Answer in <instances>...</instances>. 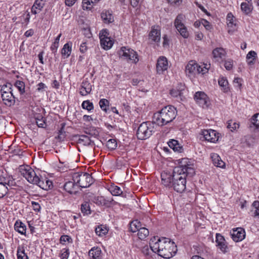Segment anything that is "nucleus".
I'll list each match as a JSON object with an SVG mask.
<instances>
[{
  "instance_id": "obj_1",
  "label": "nucleus",
  "mask_w": 259,
  "mask_h": 259,
  "mask_svg": "<svg viewBox=\"0 0 259 259\" xmlns=\"http://www.w3.org/2000/svg\"><path fill=\"white\" fill-rule=\"evenodd\" d=\"M188 159H182L181 164L175 167L172 172L164 171L161 174L162 184L166 187H173L178 192L182 193L186 189V177H191L195 170L187 163Z\"/></svg>"
},
{
  "instance_id": "obj_2",
  "label": "nucleus",
  "mask_w": 259,
  "mask_h": 259,
  "mask_svg": "<svg viewBox=\"0 0 259 259\" xmlns=\"http://www.w3.org/2000/svg\"><path fill=\"white\" fill-rule=\"evenodd\" d=\"M177 115V111L174 106H167L154 114L153 122L159 126H163L172 121Z\"/></svg>"
},
{
  "instance_id": "obj_3",
  "label": "nucleus",
  "mask_w": 259,
  "mask_h": 259,
  "mask_svg": "<svg viewBox=\"0 0 259 259\" xmlns=\"http://www.w3.org/2000/svg\"><path fill=\"white\" fill-rule=\"evenodd\" d=\"M72 180L77 184L78 188H87L93 183L91 175L87 172H76L72 176Z\"/></svg>"
},
{
  "instance_id": "obj_4",
  "label": "nucleus",
  "mask_w": 259,
  "mask_h": 259,
  "mask_svg": "<svg viewBox=\"0 0 259 259\" xmlns=\"http://www.w3.org/2000/svg\"><path fill=\"white\" fill-rule=\"evenodd\" d=\"M177 250V246L174 242L165 240L164 244L161 245L159 255L165 258H170L175 255Z\"/></svg>"
},
{
  "instance_id": "obj_5",
  "label": "nucleus",
  "mask_w": 259,
  "mask_h": 259,
  "mask_svg": "<svg viewBox=\"0 0 259 259\" xmlns=\"http://www.w3.org/2000/svg\"><path fill=\"white\" fill-rule=\"evenodd\" d=\"M119 57L127 62L136 64L139 60L138 54L134 50L126 47H122L119 51Z\"/></svg>"
},
{
  "instance_id": "obj_6",
  "label": "nucleus",
  "mask_w": 259,
  "mask_h": 259,
  "mask_svg": "<svg viewBox=\"0 0 259 259\" xmlns=\"http://www.w3.org/2000/svg\"><path fill=\"white\" fill-rule=\"evenodd\" d=\"M153 132V126L148 122L142 123L137 131L138 139L143 140L149 138Z\"/></svg>"
},
{
  "instance_id": "obj_7",
  "label": "nucleus",
  "mask_w": 259,
  "mask_h": 259,
  "mask_svg": "<svg viewBox=\"0 0 259 259\" xmlns=\"http://www.w3.org/2000/svg\"><path fill=\"white\" fill-rule=\"evenodd\" d=\"M21 175H22L28 182L32 184L36 185L39 177L37 176L34 170L31 167L21 168L20 169Z\"/></svg>"
},
{
  "instance_id": "obj_8",
  "label": "nucleus",
  "mask_w": 259,
  "mask_h": 259,
  "mask_svg": "<svg viewBox=\"0 0 259 259\" xmlns=\"http://www.w3.org/2000/svg\"><path fill=\"white\" fill-rule=\"evenodd\" d=\"M109 35L107 30H102L99 34L101 46L106 50L110 49L113 45V41L108 36Z\"/></svg>"
},
{
  "instance_id": "obj_9",
  "label": "nucleus",
  "mask_w": 259,
  "mask_h": 259,
  "mask_svg": "<svg viewBox=\"0 0 259 259\" xmlns=\"http://www.w3.org/2000/svg\"><path fill=\"white\" fill-rule=\"evenodd\" d=\"M201 135L206 141L214 143L219 139V134L213 130H204L201 131Z\"/></svg>"
},
{
  "instance_id": "obj_10",
  "label": "nucleus",
  "mask_w": 259,
  "mask_h": 259,
  "mask_svg": "<svg viewBox=\"0 0 259 259\" xmlns=\"http://www.w3.org/2000/svg\"><path fill=\"white\" fill-rule=\"evenodd\" d=\"M166 239H156V237L152 238L150 242V247L151 250L159 255V251L161 250V245H163Z\"/></svg>"
},
{
  "instance_id": "obj_11",
  "label": "nucleus",
  "mask_w": 259,
  "mask_h": 259,
  "mask_svg": "<svg viewBox=\"0 0 259 259\" xmlns=\"http://www.w3.org/2000/svg\"><path fill=\"white\" fill-rule=\"evenodd\" d=\"M194 98L196 102L202 108L207 107V96L204 92H196Z\"/></svg>"
},
{
  "instance_id": "obj_12",
  "label": "nucleus",
  "mask_w": 259,
  "mask_h": 259,
  "mask_svg": "<svg viewBox=\"0 0 259 259\" xmlns=\"http://www.w3.org/2000/svg\"><path fill=\"white\" fill-rule=\"evenodd\" d=\"M232 239L235 242H239L244 239L245 237V230L242 228H237L233 230L231 233Z\"/></svg>"
},
{
  "instance_id": "obj_13",
  "label": "nucleus",
  "mask_w": 259,
  "mask_h": 259,
  "mask_svg": "<svg viewBox=\"0 0 259 259\" xmlns=\"http://www.w3.org/2000/svg\"><path fill=\"white\" fill-rule=\"evenodd\" d=\"M92 84L87 79L83 80L79 88V94L82 96L88 95L92 91Z\"/></svg>"
},
{
  "instance_id": "obj_14",
  "label": "nucleus",
  "mask_w": 259,
  "mask_h": 259,
  "mask_svg": "<svg viewBox=\"0 0 259 259\" xmlns=\"http://www.w3.org/2000/svg\"><path fill=\"white\" fill-rule=\"evenodd\" d=\"M168 68V62L166 57H160L157 62L156 69L158 73L160 74Z\"/></svg>"
},
{
  "instance_id": "obj_15",
  "label": "nucleus",
  "mask_w": 259,
  "mask_h": 259,
  "mask_svg": "<svg viewBox=\"0 0 259 259\" xmlns=\"http://www.w3.org/2000/svg\"><path fill=\"white\" fill-rule=\"evenodd\" d=\"M216 243L218 248L224 253L227 252L228 249L227 242L224 237L220 234H216Z\"/></svg>"
},
{
  "instance_id": "obj_16",
  "label": "nucleus",
  "mask_w": 259,
  "mask_h": 259,
  "mask_svg": "<svg viewBox=\"0 0 259 259\" xmlns=\"http://www.w3.org/2000/svg\"><path fill=\"white\" fill-rule=\"evenodd\" d=\"M149 38L152 41L158 42L160 40V28L158 26H154L149 34Z\"/></svg>"
},
{
  "instance_id": "obj_17",
  "label": "nucleus",
  "mask_w": 259,
  "mask_h": 259,
  "mask_svg": "<svg viewBox=\"0 0 259 259\" xmlns=\"http://www.w3.org/2000/svg\"><path fill=\"white\" fill-rule=\"evenodd\" d=\"M1 97L4 103L6 105L8 106H11L15 104V97L12 92H9L5 94H2Z\"/></svg>"
},
{
  "instance_id": "obj_18",
  "label": "nucleus",
  "mask_w": 259,
  "mask_h": 259,
  "mask_svg": "<svg viewBox=\"0 0 259 259\" xmlns=\"http://www.w3.org/2000/svg\"><path fill=\"white\" fill-rule=\"evenodd\" d=\"M78 186L73 181H68L64 185V189L69 193H76L78 191Z\"/></svg>"
},
{
  "instance_id": "obj_19",
  "label": "nucleus",
  "mask_w": 259,
  "mask_h": 259,
  "mask_svg": "<svg viewBox=\"0 0 259 259\" xmlns=\"http://www.w3.org/2000/svg\"><path fill=\"white\" fill-rule=\"evenodd\" d=\"M36 185L45 190L50 189L53 187L52 182L47 178L43 179L39 178Z\"/></svg>"
},
{
  "instance_id": "obj_20",
  "label": "nucleus",
  "mask_w": 259,
  "mask_h": 259,
  "mask_svg": "<svg viewBox=\"0 0 259 259\" xmlns=\"http://www.w3.org/2000/svg\"><path fill=\"white\" fill-rule=\"evenodd\" d=\"M211 158L214 166L221 168H224L225 166V163L221 159L220 156L216 153L211 154Z\"/></svg>"
},
{
  "instance_id": "obj_21",
  "label": "nucleus",
  "mask_w": 259,
  "mask_h": 259,
  "mask_svg": "<svg viewBox=\"0 0 259 259\" xmlns=\"http://www.w3.org/2000/svg\"><path fill=\"white\" fill-rule=\"evenodd\" d=\"M168 145L169 147L175 151H177L179 153L183 152L184 149L183 146L177 140L171 139L168 142Z\"/></svg>"
},
{
  "instance_id": "obj_22",
  "label": "nucleus",
  "mask_w": 259,
  "mask_h": 259,
  "mask_svg": "<svg viewBox=\"0 0 259 259\" xmlns=\"http://www.w3.org/2000/svg\"><path fill=\"white\" fill-rule=\"evenodd\" d=\"M212 55L218 61L226 56V52L223 48H217L212 51Z\"/></svg>"
},
{
  "instance_id": "obj_23",
  "label": "nucleus",
  "mask_w": 259,
  "mask_h": 259,
  "mask_svg": "<svg viewBox=\"0 0 259 259\" xmlns=\"http://www.w3.org/2000/svg\"><path fill=\"white\" fill-rule=\"evenodd\" d=\"M197 64L191 61L186 66V73L188 75L195 74L197 71Z\"/></svg>"
},
{
  "instance_id": "obj_24",
  "label": "nucleus",
  "mask_w": 259,
  "mask_h": 259,
  "mask_svg": "<svg viewBox=\"0 0 259 259\" xmlns=\"http://www.w3.org/2000/svg\"><path fill=\"white\" fill-rule=\"evenodd\" d=\"M44 6V3H39L38 2V0H35L31 8V13L35 15L39 13L41 11Z\"/></svg>"
},
{
  "instance_id": "obj_25",
  "label": "nucleus",
  "mask_w": 259,
  "mask_h": 259,
  "mask_svg": "<svg viewBox=\"0 0 259 259\" xmlns=\"http://www.w3.org/2000/svg\"><path fill=\"white\" fill-rule=\"evenodd\" d=\"M78 142L82 143L84 145L93 146L95 145L94 142L88 136L84 135L79 136Z\"/></svg>"
},
{
  "instance_id": "obj_26",
  "label": "nucleus",
  "mask_w": 259,
  "mask_h": 259,
  "mask_svg": "<svg viewBox=\"0 0 259 259\" xmlns=\"http://www.w3.org/2000/svg\"><path fill=\"white\" fill-rule=\"evenodd\" d=\"M100 0H82V7L83 10H91L93 6Z\"/></svg>"
},
{
  "instance_id": "obj_27",
  "label": "nucleus",
  "mask_w": 259,
  "mask_h": 259,
  "mask_svg": "<svg viewBox=\"0 0 259 259\" xmlns=\"http://www.w3.org/2000/svg\"><path fill=\"white\" fill-rule=\"evenodd\" d=\"M101 18L104 22L106 23H110L114 21L113 17L109 11H103L101 13Z\"/></svg>"
},
{
  "instance_id": "obj_28",
  "label": "nucleus",
  "mask_w": 259,
  "mask_h": 259,
  "mask_svg": "<svg viewBox=\"0 0 259 259\" xmlns=\"http://www.w3.org/2000/svg\"><path fill=\"white\" fill-rule=\"evenodd\" d=\"M14 228L15 230L21 234H25L26 227L22 222L16 221Z\"/></svg>"
},
{
  "instance_id": "obj_29",
  "label": "nucleus",
  "mask_w": 259,
  "mask_h": 259,
  "mask_svg": "<svg viewBox=\"0 0 259 259\" xmlns=\"http://www.w3.org/2000/svg\"><path fill=\"white\" fill-rule=\"evenodd\" d=\"M13 181L10 176H8L7 174L5 175H0V184L10 186L12 185Z\"/></svg>"
},
{
  "instance_id": "obj_30",
  "label": "nucleus",
  "mask_w": 259,
  "mask_h": 259,
  "mask_svg": "<svg viewBox=\"0 0 259 259\" xmlns=\"http://www.w3.org/2000/svg\"><path fill=\"white\" fill-rule=\"evenodd\" d=\"M257 54L255 52L251 51L246 55V61L249 65H253L255 63Z\"/></svg>"
},
{
  "instance_id": "obj_31",
  "label": "nucleus",
  "mask_w": 259,
  "mask_h": 259,
  "mask_svg": "<svg viewBox=\"0 0 259 259\" xmlns=\"http://www.w3.org/2000/svg\"><path fill=\"white\" fill-rule=\"evenodd\" d=\"M141 223L138 220H134L132 221L130 226V229L131 232H136L138 231V230L142 227Z\"/></svg>"
},
{
  "instance_id": "obj_32",
  "label": "nucleus",
  "mask_w": 259,
  "mask_h": 259,
  "mask_svg": "<svg viewBox=\"0 0 259 259\" xmlns=\"http://www.w3.org/2000/svg\"><path fill=\"white\" fill-rule=\"evenodd\" d=\"M35 122L37 125L39 127L45 128L46 126V122L45 118L40 114H37L35 116Z\"/></svg>"
},
{
  "instance_id": "obj_33",
  "label": "nucleus",
  "mask_w": 259,
  "mask_h": 259,
  "mask_svg": "<svg viewBox=\"0 0 259 259\" xmlns=\"http://www.w3.org/2000/svg\"><path fill=\"white\" fill-rule=\"evenodd\" d=\"M101 253V250L100 248L93 247L89 251V254L93 259H100L99 257Z\"/></svg>"
},
{
  "instance_id": "obj_34",
  "label": "nucleus",
  "mask_w": 259,
  "mask_h": 259,
  "mask_svg": "<svg viewBox=\"0 0 259 259\" xmlns=\"http://www.w3.org/2000/svg\"><path fill=\"white\" fill-rule=\"evenodd\" d=\"M138 232V236L141 240L146 238L149 234V230L147 228L142 227L140 228Z\"/></svg>"
},
{
  "instance_id": "obj_35",
  "label": "nucleus",
  "mask_w": 259,
  "mask_h": 259,
  "mask_svg": "<svg viewBox=\"0 0 259 259\" xmlns=\"http://www.w3.org/2000/svg\"><path fill=\"white\" fill-rule=\"evenodd\" d=\"M95 232L99 236H103L108 232L106 227L103 225L99 226L96 228Z\"/></svg>"
},
{
  "instance_id": "obj_36",
  "label": "nucleus",
  "mask_w": 259,
  "mask_h": 259,
  "mask_svg": "<svg viewBox=\"0 0 259 259\" xmlns=\"http://www.w3.org/2000/svg\"><path fill=\"white\" fill-rule=\"evenodd\" d=\"M251 207L253 216L259 218V201H254L252 204Z\"/></svg>"
},
{
  "instance_id": "obj_37",
  "label": "nucleus",
  "mask_w": 259,
  "mask_h": 259,
  "mask_svg": "<svg viewBox=\"0 0 259 259\" xmlns=\"http://www.w3.org/2000/svg\"><path fill=\"white\" fill-rule=\"evenodd\" d=\"M71 52V46L69 45V43L65 44L61 50L62 55L63 56H66V57H68L70 56Z\"/></svg>"
},
{
  "instance_id": "obj_38",
  "label": "nucleus",
  "mask_w": 259,
  "mask_h": 259,
  "mask_svg": "<svg viewBox=\"0 0 259 259\" xmlns=\"http://www.w3.org/2000/svg\"><path fill=\"white\" fill-rule=\"evenodd\" d=\"M250 127H251L252 125L255 127L256 128H259V113H256L251 118Z\"/></svg>"
},
{
  "instance_id": "obj_39",
  "label": "nucleus",
  "mask_w": 259,
  "mask_h": 259,
  "mask_svg": "<svg viewBox=\"0 0 259 259\" xmlns=\"http://www.w3.org/2000/svg\"><path fill=\"white\" fill-rule=\"evenodd\" d=\"M110 191L113 195L119 196L122 193V191L120 188L117 186H111Z\"/></svg>"
},
{
  "instance_id": "obj_40",
  "label": "nucleus",
  "mask_w": 259,
  "mask_h": 259,
  "mask_svg": "<svg viewBox=\"0 0 259 259\" xmlns=\"http://www.w3.org/2000/svg\"><path fill=\"white\" fill-rule=\"evenodd\" d=\"M239 127V124L233 120H230L227 122V128L230 129L231 132L236 131Z\"/></svg>"
},
{
  "instance_id": "obj_41",
  "label": "nucleus",
  "mask_w": 259,
  "mask_h": 259,
  "mask_svg": "<svg viewBox=\"0 0 259 259\" xmlns=\"http://www.w3.org/2000/svg\"><path fill=\"white\" fill-rule=\"evenodd\" d=\"M117 146V143L115 139H109L106 143V146L107 148L111 150H113L116 149Z\"/></svg>"
},
{
  "instance_id": "obj_42",
  "label": "nucleus",
  "mask_w": 259,
  "mask_h": 259,
  "mask_svg": "<svg viewBox=\"0 0 259 259\" xmlns=\"http://www.w3.org/2000/svg\"><path fill=\"white\" fill-rule=\"evenodd\" d=\"M109 102L106 99H102L99 101V105L102 110L107 112V107L109 106Z\"/></svg>"
},
{
  "instance_id": "obj_43",
  "label": "nucleus",
  "mask_w": 259,
  "mask_h": 259,
  "mask_svg": "<svg viewBox=\"0 0 259 259\" xmlns=\"http://www.w3.org/2000/svg\"><path fill=\"white\" fill-rule=\"evenodd\" d=\"M184 19V16L182 14H179L177 16L175 20V26L176 28H179L183 26L184 24L182 23Z\"/></svg>"
},
{
  "instance_id": "obj_44",
  "label": "nucleus",
  "mask_w": 259,
  "mask_h": 259,
  "mask_svg": "<svg viewBox=\"0 0 259 259\" xmlns=\"http://www.w3.org/2000/svg\"><path fill=\"white\" fill-rule=\"evenodd\" d=\"M17 255L18 259H28L23 248H18Z\"/></svg>"
},
{
  "instance_id": "obj_45",
  "label": "nucleus",
  "mask_w": 259,
  "mask_h": 259,
  "mask_svg": "<svg viewBox=\"0 0 259 259\" xmlns=\"http://www.w3.org/2000/svg\"><path fill=\"white\" fill-rule=\"evenodd\" d=\"M81 106L83 109H86L89 111L94 109V106L93 103L91 102L89 100H86L83 101Z\"/></svg>"
},
{
  "instance_id": "obj_46",
  "label": "nucleus",
  "mask_w": 259,
  "mask_h": 259,
  "mask_svg": "<svg viewBox=\"0 0 259 259\" xmlns=\"http://www.w3.org/2000/svg\"><path fill=\"white\" fill-rule=\"evenodd\" d=\"M177 30L180 32V34L184 38H188L189 33L187 31L186 27L184 25L182 27L177 28Z\"/></svg>"
},
{
  "instance_id": "obj_47",
  "label": "nucleus",
  "mask_w": 259,
  "mask_h": 259,
  "mask_svg": "<svg viewBox=\"0 0 259 259\" xmlns=\"http://www.w3.org/2000/svg\"><path fill=\"white\" fill-rule=\"evenodd\" d=\"M81 212L84 214L91 213L90 207L88 202H85L81 205Z\"/></svg>"
},
{
  "instance_id": "obj_48",
  "label": "nucleus",
  "mask_w": 259,
  "mask_h": 259,
  "mask_svg": "<svg viewBox=\"0 0 259 259\" xmlns=\"http://www.w3.org/2000/svg\"><path fill=\"white\" fill-rule=\"evenodd\" d=\"M65 126V123H62L61 124V127L60 130L59 131V135L58 136L57 138L60 140H63V139L66 137L65 132L64 131V127Z\"/></svg>"
},
{
  "instance_id": "obj_49",
  "label": "nucleus",
  "mask_w": 259,
  "mask_h": 259,
  "mask_svg": "<svg viewBox=\"0 0 259 259\" xmlns=\"http://www.w3.org/2000/svg\"><path fill=\"white\" fill-rule=\"evenodd\" d=\"M15 85L18 89L21 94L25 92V84L23 81L17 80L16 81Z\"/></svg>"
},
{
  "instance_id": "obj_50",
  "label": "nucleus",
  "mask_w": 259,
  "mask_h": 259,
  "mask_svg": "<svg viewBox=\"0 0 259 259\" xmlns=\"http://www.w3.org/2000/svg\"><path fill=\"white\" fill-rule=\"evenodd\" d=\"M8 188L6 185L0 184V198H3L8 193Z\"/></svg>"
},
{
  "instance_id": "obj_51",
  "label": "nucleus",
  "mask_w": 259,
  "mask_h": 259,
  "mask_svg": "<svg viewBox=\"0 0 259 259\" xmlns=\"http://www.w3.org/2000/svg\"><path fill=\"white\" fill-rule=\"evenodd\" d=\"M241 9L246 14H249L251 11V8L246 3H242L241 4Z\"/></svg>"
},
{
  "instance_id": "obj_52",
  "label": "nucleus",
  "mask_w": 259,
  "mask_h": 259,
  "mask_svg": "<svg viewBox=\"0 0 259 259\" xmlns=\"http://www.w3.org/2000/svg\"><path fill=\"white\" fill-rule=\"evenodd\" d=\"M170 94L174 97H181L182 96V90L172 89L170 91Z\"/></svg>"
},
{
  "instance_id": "obj_53",
  "label": "nucleus",
  "mask_w": 259,
  "mask_h": 259,
  "mask_svg": "<svg viewBox=\"0 0 259 259\" xmlns=\"http://www.w3.org/2000/svg\"><path fill=\"white\" fill-rule=\"evenodd\" d=\"M234 16L232 13H230L228 14L227 16V21L228 22V25L230 27H232L235 24L234 23Z\"/></svg>"
},
{
  "instance_id": "obj_54",
  "label": "nucleus",
  "mask_w": 259,
  "mask_h": 259,
  "mask_svg": "<svg viewBox=\"0 0 259 259\" xmlns=\"http://www.w3.org/2000/svg\"><path fill=\"white\" fill-rule=\"evenodd\" d=\"M233 66V61L231 59L225 61L224 67L227 70H230Z\"/></svg>"
},
{
  "instance_id": "obj_55",
  "label": "nucleus",
  "mask_w": 259,
  "mask_h": 259,
  "mask_svg": "<svg viewBox=\"0 0 259 259\" xmlns=\"http://www.w3.org/2000/svg\"><path fill=\"white\" fill-rule=\"evenodd\" d=\"M12 85L10 83L8 84L4 85L1 90V95L2 94H5L9 92H12L11 91Z\"/></svg>"
},
{
  "instance_id": "obj_56",
  "label": "nucleus",
  "mask_w": 259,
  "mask_h": 259,
  "mask_svg": "<svg viewBox=\"0 0 259 259\" xmlns=\"http://www.w3.org/2000/svg\"><path fill=\"white\" fill-rule=\"evenodd\" d=\"M218 82L219 84L221 87L224 88V90H226L227 89L228 82L227 80L225 77L220 78L219 79Z\"/></svg>"
},
{
  "instance_id": "obj_57",
  "label": "nucleus",
  "mask_w": 259,
  "mask_h": 259,
  "mask_svg": "<svg viewBox=\"0 0 259 259\" xmlns=\"http://www.w3.org/2000/svg\"><path fill=\"white\" fill-rule=\"evenodd\" d=\"M69 255V250L68 248H64L61 250V259H68Z\"/></svg>"
},
{
  "instance_id": "obj_58",
  "label": "nucleus",
  "mask_w": 259,
  "mask_h": 259,
  "mask_svg": "<svg viewBox=\"0 0 259 259\" xmlns=\"http://www.w3.org/2000/svg\"><path fill=\"white\" fill-rule=\"evenodd\" d=\"M68 241L69 242L72 241L71 238L68 235H63L61 236L60 239V242L61 243L63 244L65 242Z\"/></svg>"
},
{
  "instance_id": "obj_59",
  "label": "nucleus",
  "mask_w": 259,
  "mask_h": 259,
  "mask_svg": "<svg viewBox=\"0 0 259 259\" xmlns=\"http://www.w3.org/2000/svg\"><path fill=\"white\" fill-rule=\"evenodd\" d=\"M31 203L33 209L36 212H39L41 208L40 204L38 202L33 201Z\"/></svg>"
},
{
  "instance_id": "obj_60",
  "label": "nucleus",
  "mask_w": 259,
  "mask_h": 259,
  "mask_svg": "<svg viewBox=\"0 0 259 259\" xmlns=\"http://www.w3.org/2000/svg\"><path fill=\"white\" fill-rule=\"evenodd\" d=\"M201 24L204 26V27L207 29L209 30L211 28V25L210 24L209 22L206 20L205 19H202L201 20Z\"/></svg>"
},
{
  "instance_id": "obj_61",
  "label": "nucleus",
  "mask_w": 259,
  "mask_h": 259,
  "mask_svg": "<svg viewBox=\"0 0 259 259\" xmlns=\"http://www.w3.org/2000/svg\"><path fill=\"white\" fill-rule=\"evenodd\" d=\"M59 43L54 42L51 47V50L52 51L53 53H55L57 52V49L59 47Z\"/></svg>"
},
{
  "instance_id": "obj_62",
  "label": "nucleus",
  "mask_w": 259,
  "mask_h": 259,
  "mask_svg": "<svg viewBox=\"0 0 259 259\" xmlns=\"http://www.w3.org/2000/svg\"><path fill=\"white\" fill-rule=\"evenodd\" d=\"M88 50V47L86 45V42H84L80 44L79 50L81 53H84Z\"/></svg>"
},
{
  "instance_id": "obj_63",
  "label": "nucleus",
  "mask_w": 259,
  "mask_h": 259,
  "mask_svg": "<svg viewBox=\"0 0 259 259\" xmlns=\"http://www.w3.org/2000/svg\"><path fill=\"white\" fill-rule=\"evenodd\" d=\"M163 47L164 48L168 47L169 46V39L166 35H164L163 37Z\"/></svg>"
},
{
  "instance_id": "obj_64",
  "label": "nucleus",
  "mask_w": 259,
  "mask_h": 259,
  "mask_svg": "<svg viewBox=\"0 0 259 259\" xmlns=\"http://www.w3.org/2000/svg\"><path fill=\"white\" fill-rule=\"evenodd\" d=\"M242 79L239 77L235 78L234 79V83L237 84V87L241 88L242 86L241 84Z\"/></svg>"
}]
</instances>
